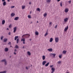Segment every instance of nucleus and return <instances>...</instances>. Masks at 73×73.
<instances>
[{
    "mask_svg": "<svg viewBox=\"0 0 73 73\" xmlns=\"http://www.w3.org/2000/svg\"><path fill=\"white\" fill-rule=\"evenodd\" d=\"M23 36H24V37H25V38H28V37H29V36H30V35H29L28 34H26L24 35H23V36H22V38H23Z\"/></svg>",
    "mask_w": 73,
    "mask_h": 73,
    "instance_id": "1",
    "label": "nucleus"
},
{
    "mask_svg": "<svg viewBox=\"0 0 73 73\" xmlns=\"http://www.w3.org/2000/svg\"><path fill=\"white\" fill-rule=\"evenodd\" d=\"M21 41H23V44H25V38H22Z\"/></svg>",
    "mask_w": 73,
    "mask_h": 73,
    "instance_id": "2",
    "label": "nucleus"
},
{
    "mask_svg": "<svg viewBox=\"0 0 73 73\" xmlns=\"http://www.w3.org/2000/svg\"><path fill=\"white\" fill-rule=\"evenodd\" d=\"M59 39L58 37L55 38V41L56 42H58Z\"/></svg>",
    "mask_w": 73,
    "mask_h": 73,
    "instance_id": "3",
    "label": "nucleus"
},
{
    "mask_svg": "<svg viewBox=\"0 0 73 73\" xmlns=\"http://www.w3.org/2000/svg\"><path fill=\"white\" fill-rule=\"evenodd\" d=\"M51 70L52 71L51 72V73H53L55 70V68H52Z\"/></svg>",
    "mask_w": 73,
    "mask_h": 73,
    "instance_id": "4",
    "label": "nucleus"
},
{
    "mask_svg": "<svg viewBox=\"0 0 73 73\" xmlns=\"http://www.w3.org/2000/svg\"><path fill=\"white\" fill-rule=\"evenodd\" d=\"M16 28H17V27H15L14 28L13 33H15L16 31V30H17V29H16Z\"/></svg>",
    "mask_w": 73,
    "mask_h": 73,
    "instance_id": "5",
    "label": "nucleus"
},
{
    "mask_svg": "<svg viewBox=\"0 0 73 73\" xmlns=\"http://www.w3.org/2000/svg\"><path fill=\"white\" fill-rule=\"evenodd\" d=\"M64 11L66 13H67L69 11V9L68 8H66L64 9Z\"/></svg>",
    "mask_w": 73,
    "mask_h": 73,
    "instance_id": "6",
    "label": "nucleus"
},
{
    "mask_svg": "<svg viewBox=\"0 0 73 73\" xmlns=\"http://www.w3.org/2000/svg\"><path fill=\"white\" fill-rule=\"evenodd\" d=\"M68 18H66L64 20V22H67V21H68Z\"/></svg>",
    "mask_w": 73,
    "mask_h": 73,
    "instance_id": "7",
    "label": "nucleus"
},
{
    "mask_svg": "<svg viewBox=\"0 0 73 73\" xmlns=\"http://www.w3.org/2000/svg\"><path fill=\"white\" fill-rule=\"evenodd\" d=\"M46 61H43L42 63L43 65H44L45 64H46Z\"/></svg>",
    "mask_w": 73,
    "mask_h": 73,
    "instance_id": "8",
    "label": "nucleus"
},
{
    "mask_svg": "<svg viewBox=\"0 0 73 73\" xmlns=\"http://www.w3.org/2000/svg\"><path fill=\"white\" fill-rule=\"evenodd\" d=\"M8 50H9L8 48H6L4 50L5 52H8Z\"/></svg>",
    "mask_w": 73,
    "mask_h": 73,
    "instance_id": "9",
    "label": "nucleus"
},
{
    "mask_svg": "<svg viewBox=\"0 0 73 73\" xmlns=\"http://www.w3.org/2000/svg\"><path fill=\"white\" fill-rule=\"evenodd\" d=\"M19 19V17H16L14 19V20H18V19Z\"/></svg>",
    "mask_w": 73,
    "mask_h": 73,
    "instance_id": "10",
    "label": "nucleus"
},
{
    "mask_svg": "<svg viewBox=\"0 0 73 73\" xmlns=\"http://www.w3.org/2000/svg\"><path fill=\"white\" fill-rule=\"evenodd\" d=\"M68 29V26H67V27L65 28L64 29V32H66V31Z\"/></svg>",
    "mask_w": 73,
    "mask_h": 73,
    "instance_id": "11",
    "label": "nucleus"
},
{
    "mask_svg": "<svg viewBox=\"0 0 73 73\" xmlns=\"http://www.w3.org/2000/svg\"><path fill=\"white\" fill-rule=\"evenodd\" d=\"M48 51H49V52H52L53 50L52 49V48H51L48 49Z\"/></svg>",
    "mask_w": 73,
    "mask_h": 73,
    "instance_id": "12",
    "label": "nucleus"
},
{
    "mask_svg": "<svg viewBox=\"0 0 73 73\" xmlns=\"http://www.w3.org/2000/svg\"><path fill=\"white\" fill-rule=\"evenodd\" d=\"M3 5H4V6H5V5H6V2H5V1L3 2Z\"/></svg>",
    "mask_w": 73,
    "mask_h": 73,
    "instance_id": "13",
    "label": "nucleus"
},
{
    "mask_svg": "<svg viewBox=\"0 0 73 73\" xmlns=\"http://www.w3.org/2000/svg\"><path fill=\"white\" fill-rule=\"evenodd\" d=\"M5 20H3L2 21V24L3 25H4V24H5Z\"/></svg>",
    "mask_w": 73,
    "mask_h": 73,
    "instance_id": "14",
    "label": "nucleus"
},
{
    "mask_svg": "<svg viewBox=\"0 0 73 73\" xmlns=\"http://www.w3.org/2000/svg\"><path fill=\"white\" fill-rule=\"evenodd\" d=\"M66 51H65L64 50L63 51V53L64 54H66Z\"/></svg>",
    "mask_w": 73,
    "mask_h": 73,
    "instance_id": "15",
    "label": "nucleus"
},
{
    "mask_svg": "<svg viewBox=\"0 0 73 73\" xmlns=\"http://www.w3.org/2000/svg\"><path fill=\"white\" fill-rule=\"evenodd\" d=\"M19 38V36H15V40L16 41L17 38Z\"/></svg>",
    "mask_w": 73,
    "mask_h": 73,
    "instance_id": "16",
    "label": "nucleus"
},
{
    "mask_svg": "<svg viewBox=\"0 0 73 73\" xmlns=\"http://www.w3.org/2000/svg\"><path fill=\"white\" fill-rule=\"evenodd\" d=\"M53 39L52 38H51L50 40V42H52V41H53Z\"/></svg>",
    "mask_w": 73,
    "mask_h": 73,
    "instance_id": "17",
    "label": "nucleus"
},
{
    "mask_svg": "<svg viewBox=\"0 0 73 73\" xmlns=\"http://www.w3.org/2000/svg\"><path fill=\"white\" fill-rule=\"evenodd\" d=\"M27 54L29 56H31V52L29 51H28L27 52Z\"/></svg>",
    "mask_w": 73,
    "mask_h": 73,
    "instance_id": "18",
    "label": "nucleus"
},
{
    "mask_svg": "<svg viewBox=\"0 0 73 73\" xmlns=\"http://www.w3.org/2000/svg\"><path fill=\"white\" fill-rule=\"evenodd\" d=\"M42 58L43 60H44L45 59V56L44 55H43L42 56Z\"/></svg>",
    "mask_w": 73,
    "mask_h": 73,
    "instance_id": "19",
    "label": "nucleus"
},
{
    "mask_svg": "<svg viewBox=\"0 0 73 73\" xmlns=\"http://www.w3.org/2000/svg\"><path fill=\"white\" fill-rule=\"evenodd\" d=\"M3 42H6L8 40V39L7 38H5L3 39Z\"/></svg>",
    "mask_w": 73,
    "mask_h": 73,
    "instance_id": "20",
    "label": "nucleus"
},
{
    "mask_svg": "<svg viewBox=\"0 0 73 73\" xmlns=\"http://www.w3.org/2000/svg\"><path fill=\"white\" fill-rule=\"evenodd\" d=\"M49 62H48L47 64H46L45 65V66H48V65H49Z\"/></svg>",
    "mask_w": 73,
    "mask_h": 73,
    "instance_id": "21",
    "label": "nucleus"
},
{
    "mask_svg": "<svg viewBox=\"0 0 73 73\" xmlns=\"http://www.w3.org/2000/svg\"><path fill=\"white\" fill-rule=\"evenodd\" d=\"M7 73V71H4L3 72H0V73Z\"/></svg>",
    "mask_w": 73,
    "mask_h": 73,
    "instance_id": "22",
    "label": "nucleus"
},
{
    "mask_svg": "<svg viewBox=\"0 0 73 73\" xmlns=\"http://www.w3.org/2000/svg\"><path fill=\"white\" fill-rule=\"evenodd\" d=\"M15 15V14L13 13L11 14V16L12 17H13V16H14Z\"/></svg>",
    "mask_w": 73,
    "mask_h": 73,
    "instance_id": "23",
    "label": "nucleus"
},
{
    "mask_svg": "<svg viewBox=\"0 0 73 73\" xmlns=\"http://www.w3.org/2000/svg\"><path fill=\"white\" fill-rule=\"evenodd\" d=\"M35 33L36 35H38V32L37 31L35 32Z\"/></svg>",
    "mask_w": 73,
    "mask_h": 73,
    "instance_id": "24",
    "label": "nucleus"
},
{
    "mask_svg": "<svg viewBox=\"0 0 73 73\" xmlns=\"http://www.w3.org/2000/svg\"><path fill=\"white\" fill-rule=\"evenodd\" d=\"M43 16L44 17H46L47 16V13H45L44 14V15H43Z\"/></svg>",
    "mask_w": 73,
    "mask_h": 73,
    "instance_id": "25",
    "label": "nucleus"
},
{
    "mask_svg": "<svg viewBox=\"0 0 73 73\" xmlns=\"http://www.w3.org/2000/svg\"><path fill=\"white\" fill-rule=\"evenodd\" d=\"M7 60L5 59H3L2 60H1V62H5Z\"/></svg>",
    "mask_w": 73,
    "mask_h": 73,
    "instance_id": "26",
    "label": "nucleus"
},
{
    "mask_svg": "<svg viewBox=\"0 0 73 73\" xmlns=\"http://www.w3.org/2000/svg\"><path fill=\"white\" fill-rule=\"evenodd\" d=\"M15 48H16V49L19 48V46H18L17 45H16L15 47Z\"/></svg>",
    "mask_w": 73,
    "mask_h": 73,
    "instance_id": "27",
    "label": "nucleus"
},
{
    "mask_svg": "<svg viewBox=\"0 0 73 73\" xmlns=\"http://www.w3.org/2000/svg\"><path fill=\"white\" fill-rule=\"evenodd\" d=\"M19 38H17V39L16 41H17V44H18V43H19Z\"/></svg>",
    "mask_w": 73,
    "mask_h": 73,
    "instance_id": "28",
    "label": "nucleus"
},
{
    "mask_svg": "<svg viewBox=\"0 0 73 73\" xmlns=\"http://www.w3.org/2000/svg\"><path fill=\"white\" fill-rule=\"evenodd\" d=\"M36 10L37 11L40 12V9L39 8H37V9H36Z\"/></svg>",
    "mask_w": 73,
    "mask_h": 73,
    "instance_id": "29",
    "label": "nucleus"
},
{
    "mask_svg": "<svg viewBox=\"0 0 73 73\" xmlns=\"http://www.w3.org/2000/svg\"><path fill=\"white\" fill-rule=\"evenodd\" d=\"M52 54V56H53L54 57L56 56V54Z\"/></svg>",
    "mask_w": 73,
    "mask_h": 73,
    "instance_id": "30",
    "label": "nucleus"
},
{
    "mask_svg": "<svg viewBox=\"0 0 73 73\" xmlns=\"http://www.w3.org/2000/svg\"><path fill=\"white\" fill-rule=\"evenodd\" d=\"M58 26V25H56L54 27V28H55V29H57Z\"/></svg>",
    "mask_w": 73,
    "mask_h": 73,
    "instance_id": "31",
    "label": "nucleus"
},
{
    "mask_svg": "<svg viewBox=\"0 0 73 73\" xmlns=\"http://www.w3.org/2000/svg\"><path fill=\"white\" fill-rule=\"evenodd\" d=\"M61 61H58V64H61Z\"/></svg>",
    "mask_w": 73,
    "mask_h": 73,
    "instance_id": "32",
    "label": "nucleus"
},
{
    "mask_svg": "<svg viewBox=\"0 0 73 73\" xmlns=\"http://www.w3.org/2000/svg\"><path fill=\"white\" fill-rule=\"evenodd\" d=\"M4 64L5 65H7V61L5 62Z\"/></svg>",
    "mask_w": 73,
    "mask_h": 73,
    "instance_id": "33",
    "label": "nucleus"
},
{
    "mask_svg": "<svg viewBox=\"0 0 73 73\" xmlns=\"http://www.w3.org/2000/svg\"><path fill=\"white\" fill-rule=\"evenodd\" d=\"M28 17L29 19H31V15H29L28 16Z\"/></svg>",
    "mask_w": 73,
    "mask_h": 73,
    "instance_id": "34",
    "label": "nucleus"
},
{
    "mask_svg": "<svg viewBox=\"0 0 73 73\" xmlns=\"http://www.w3.org/2000/svg\"><path fill=\"white\" fill-rule=\"evenodd\" d=\"M51 0H47V3H50V2Z\"/></svg>",
    "mask_w": 73,
    "mask_h": 73,
    "instance_id": "35",
    "label": "nucleus"
},
{
    "mask_svg": "<svg viewBox=\"0 0 73 73\" xmlns=\"http://www.w3.org/2000/svg\"><path fill=\"white\" fill-rule=\"evenodd\" d=\"M25 6H23L22 7V9H24V8H25Z\"/></svg>",
    "mask_w": 73,
    "mask_h": 73,
    "instance_id": "36",
    "label": "nucleus"
},
{
    "mask_svg": "<svg viewBox=\"0 0 73 73\" xmlns=\"http://www.w3.org/2000/svg\"><path fill=\"white\" fill-rule=\"evenodd\" d=\"M9 28H12V25L11 24H10L9 26Z\"/></svg>",
    "mask_w": 73,
    "mask_h": 73,
    "instance_id": "37",
    "label": "nucleus"
},
{
    "mask_svg": "<svg viewBox=\"0 0 73 73\" xmlns=\"http://www.w3.org/2000/svg\"><path fill=\"white\" fill-rule=\"evenodd\" d=\"M47 35H48V33H47V32L46 33L45 35H44L45 37V36H46Z\"/></svg>",
    "mask_w": 73,
    "mask_h": 73,
    "instance_id": "38",
    "label": "nucleus"
},
{
    "mask_svg": "<svg viewBox=\"0 0 73 73\" xmlns=\"http://www.w3.org/2000/svg\"><path fill=\"white\" fill-rule=\"evenodd\" d=\"M3 38H4V36H2L1 37V40H3Z\"/></svg>",
    "mask_w": 73,
    "mask_h": 73,
    "instance_id": "39",
    "label": "nucleus"
},
{
    "mask_svg": "<svg viewBox=\"0 0 73 73\" xmlns=\"http://www.w3.org/2000/svg\"><path fill=\"white\" fill-rule=\"evenodd\" d=\"M60 5L61 7H62V2H61V3H60Z\"/></svg>",
    "mask_w": 73,
    "mask_h": 73,
    "instance_id": "40",
    "label": "nucleus"
},
{
    "mask_svg": "<svg viewBox=\"0 0 73 73\" xmlns=\"http://www.w3.org/2000/svg\"><path fill=\"white\" fill-rule=\"evenodd\" d=\"M9 45H11V42H9L8 44Z\"/></svg>",
    "mask_w": 73,
    "mask_h": 73,
    "instance_id": "41",
    "label": "nucleus"
},
{
    "mask_svg": "<svg viewBox=\"0 0 73 73\" xmlns=\"http://www.w3.org/2000/svg\"><path fill=\"white\" fill-rule=\"evenodd\" d=\"M59 58H62V56L61 55H59Z\"/></svg>",
    "mask_w": 73,
    "mask_h": 73,
    "instance_id": "42",
    "label": "nucleus"
},
{
    "mask_svg": "<svg viewBox=\"0 0 73 73\" xmlns=\"http://www.w3.org/2000/svg\"><path fill=\"white\" fill-rule=\"evenodd\" d=\"M11 8H15V6H12L11 7Z\"/></svg>",
    "mask_w": 73,
    "mask_h": 73,
    "instance_id": "43",
    "label": "nucleus"
},
{
    "mask_svg": "<svg viewBox=\"0 0 73 73\" xmlns=\"http://www.w3.org/2000/svg\"><path fill=\"white\" fill-rule=\"evenodd\" d=\"M68 2L70 4V3H71V1H68Z\"/></svg>",
    "mask_w": 73,
    "mask_h": 73,
    "instance_id": "44",
    "label": "nucleus"
},
{
    "mask_svg": "<svg viewBox=\"0 0 73 73\" xmlns=\"http://www.w3.org/2000/svg\"><path fill=\"white\" fill-rule=\"evenodd\" d=\"M9 35H11V32H9Z\"/></svg>",
    "mask_w": 73,
    "mask_h": 73,
    "instance_id": "45",
    "label": "nucleus"
},
{
    "mask_svg": "<svg viewBox=\"0 0 73 73\" xmlns=\"http://www.w3.org/2000/svg\"><path fill=\"white\" fill-rule=\"evenodd\" d=\"M53 65H52L51 66H50V67L51 68H52V67H53Z\"/></svg>",
    "mask_w": 73,
    "mask_h": 73,
    "instance_id": "46",
    "label": "nucleus"
},
{
    "mask_svg": "<svg viewBox=\"0 0 73 73\" xmlns=\"http://www.w3.org/2000/svg\"><path fill=\"white\" fill-rule=\"evenodd\" d=\"M60 0H57V2H59V1H60Z\"/></svg>",
    "mask_w": 73,
    "mask_h": 73,
    "instance_id": "47",
    "label": "nucleus"
},
{
    "mask_svg": "<svg viewBox=\"0 0 73 73\" xmlns=\"http://www.w3.org/2000/svg\"><path fill=\"white\" fill-rule=\"evenodd\" d=\"M17 51V50L16 49H15V52H16Z\"/></svg>",
    "mask_w": 73,
    "mask_h": 73,
    "instance_id": "48",
    "label": "nucleus"
},
{
    "mask_svg": "<svg viewBox=\"0 0 73 73\" xmlns=\"http://www.w3.org/2000/svg\"><path fill=\"white\" fill-rule=\"evenodd\" d=\"M26 69H27V70H28V67H26Z\"/></svg>",
    "mask_w": 73,
    "mask_h": 73,
    "instance_id": "49",
    "label": "nucleus"
},
{
    "mask_svg": "<svg viewBox=\"0 0 73 73\" xmlns=\"http://www.w3.org/2000/svg\"><path fill=\"white\" fill-rule=\"evenodd\" d=\"M14 54L16 55V52H15L14 53Z\"/></svg>",
    "mask_w": 73,
    "mask_h": 73,
    "instance_id": "50",
    "label": "nucleus"
},
{
    "mask_svg": "<svg viewBox=\"0 0 73 73\" xmlns=\"http://www.w3.org/2000/svg\"><path fill=\"white\" fill-rule=\"evenodd\" d=\"M5 1V0H2V1Z\"/></svg>",
    "mask_w": 73,
    "mask_h": 73,
    "instance_id": "51",
    "label": "nucleus"
},
{
    "mask_svg": "<svg viewBox=\"0 0 73 73\" xmlns=\"http://www.w3.org/2000/svg\"><path fill=\"white\" fill-rule=\"evenodd\" d=\"M7 1H8V2H9V1H10V0H7Z\"/></svg>",
    "mask_w": 73,
    "mask_h": 73,
    "instance_id": "52",
    "label": "nucleus"
},
{
    "mask_svg": "<svg viewBox=\"0 0 73 73\" xmlns=\"http://www.w3.org/2000/svg\"><path fill=\"white\" fill-rule=\"evenodd\" d=\"M49 24L50 25L51 24H52V22H50V23H49Z\"/></svg>",
    "mask_w": 73,
    "mask_h": 73,
    "instance_id": "53",
    "label": "nucleus"
},
{
    "mask_svg": "<svg viewBox=\"0 0 73 73\" xmlns=\"http://www.w3.org/2000/svg\"><path fill=\"white\" fill-rule=\"evenodd\" d=\"M7 30H9V29L8 28H7Z\"/></svg>",
    "mask_w": 73,
    "mask_h": 73,
    "instance_id": "54",
    "label": "nucleus"
},
{
    "mask_svg": "<svg viewBox=\"0 0 73 73\" xmlns=\"http://www.w3.org/2000/svg\"><path fill=\"white\" fill-rule=\"evenodd\" d=\"M29 4H31V2H30V3H29Z\"/></svg>",
    "mask_w": 73,
    "mask_h": 73,
    "instance_id": "55",
    "label": "nucleus"
},
{
    "mask_svg": "<svg viewBox=\"0 0 73 73\" xmlns=\"http://www.w3.org/2000/svg\"><path fill=\"white\" fill-rule=\"evenodd\" d=\"M23 49H24V46H23Z\"/></svg>",
    "mask_w": 73,
    "mask_h": 73,
    "instance_id": "56",
    "label": "nucleus"
},
{
    "mask_svg": "<svg viewBox=\"0 0 73 73\" xmlns=\"http://www.w3.org/2000/svg\"><path fill=\"white\" fill-rule=\"evenodd\" d=\"M32 12V11H31L30 12V14H31V13Z\"/></svg>",
    "mask_w": 73,
    "mask_h": 73,
    "instance_id": "57",
    "label": "nucleus"
},
{
    "mask_svg": "<svg viewBox=\"0 0 73 73\" xmlns=\"http://www.w3.org/2000/svg\"><path fill=\"white\" fill-rule=\"evenodd\" d=\"M37 23H38V21H37Z\"/></svg>",
    "mask_w": 73,
    "mask_h": 73,
    "instance_id": "58",
    "label": "nucleus"
},
{
    "mask_svg": "<svg viewBox=\"0 0 73 73\" xmlns=\"http://www.w3.org/2000/svg\"><path fill=\"white\" fill-rule=\"evenodd\" d=\"M66 73H69V72H67Z\"/></svg>",
    "mask_w": 73,
    "mask_h": 73,
    "instance_id": "59",
    "label": "nucleus"
},
{
    "mask_svg": "<svg viewBox=\"0 0 73 73\" xmlns=\"http://www.w3.org/2000/svg\"><path fill=\"white\" fill-rule=\"evenodd\" d=\"M32 22L31 23V24H32Z\"/></svg>",
    "mask_w": 73,
    "mask_h": 73,
    "instance_id": "60",
    "label": "nucleus"
},
{
    "mask_svg": "<svg viewBox=\"0 0 73 73\" xmlns=\"http://www.w3.org/2000/svg\"><path fill=\"white\" fill-rule=\"evenodd\" d=\"M31 39H30V41H31Z\"/></svg>",
    "mask_w": 73,
    "mask_h": 73,
    "instance_id": "61",
    "label": "nucleus"
},
{
    "mask_svg": "<svg viewBox=\"0 0 73 73\" xmlns=\"http://www.w3.org/2000/svg\"><path fill=\"white\" fill-rule=\"evenodd\" d=\"M11 56H10V58H11Z\"/></svg>",
    "mask_w": 73,
    "mask_h": 73,
    "instance_id": "62",
    "label": "nucleus"
},
{
    "mask_svg": "<svg viewBox=\"0 0 73 73\" xmlns=\"http://www.w3.org/2000/svg\"><path fill=\"white\" fill-rule=\"evenodd\" d=\"M11 46H10V47H11Z\"/></svg>",
    "mask_w": 73,
    "mask_h": 73,
    "instance_id": "63",
    "label": "nucleus"
},
{
    "mask_svg": "<svg viewBox=\"0 0 73 73\" xmlns=\"http://www.w3.org/2000/svg\"><path fill=\"white\" fill-rule=\"evenodd\" d=\"M31 66H32V65H31Z\"/></svg>",
    "mask_w": 73,
    "mask_h": 73,
    "instance_id": "64",
    "label": "nucleus"
}]
</instances>
